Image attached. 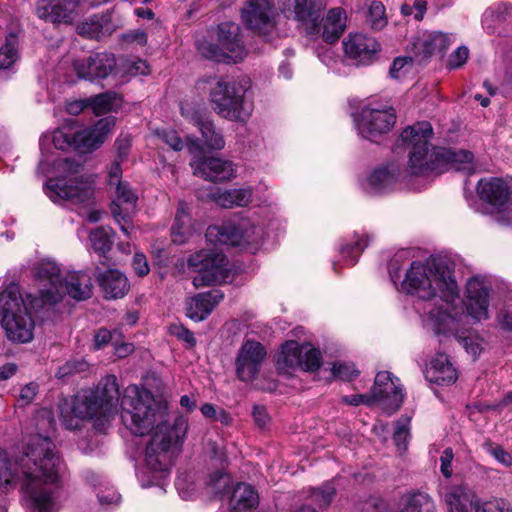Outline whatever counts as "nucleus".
Here are the masks:
<instances>
[{"label":"nucleus","instance_id":"1","mask_svg":"<svg viewBox=\"0 0 512 512\" xmlns=\"http://www.w3.org/2000/svg\"><path fill=\"white\" fill-rule=\"evenodd\" d=\"M121 405L122 421L133 434L143 436L154 430L146 445L144 464L150 472L165 475L184 442L186 419L177 417L169 424L167 403L135 385L125 389Z\"/></svg>","mask_w":512,"mask_h":512},{"label":"nucleus","instance_id":"2","mask_svg":"<svg viewBox=\"0 0 512 512\" xmlns=\"http://www.w3.org/2000/svg\"><path fill=\"white\" fill-rule=\"evenodd\" d=\"M401 290L424 301L423 308L416 307L428 325L431 309L447 310L460 302L459 287L453 269L443 258L432 257L426 261H413L401 281Z\"/></svg>","mask_w":512,"mask_h":512},{"label":"nucleus","instance_id":"3","mask_svg":"<svg viewBox=\"0 0 512 512\" xmlns=\"http://www.w3.org/2000/svg\"><path fill=\"white\" fill-rule=\"evenodd\" d=\"M433 129L428 122H418L405 128L400 141L409 149V169L414 175L442 172L449 167L467 174L474 172L473 154L466 150L436 148L429 144Z\"/></svg>","mask_w":512,"mask_h":512},{"label":"nucleus","instance_id":"4","mask_svg":"<svg viewBox=\"0 0 512 512\" xmlns=\"http://www.w3.org/2000/svg\"><path fill=\"white\" fill-rule=\"evenodd\" d=\"M119 396L116 376L107 375L95 390L78 394L71 402L65 400L60 404L62 424L68 430H76L80 429L84 419L96 418L97 427L105 426L118 412Z\"/></svg>","mask_w":512,"mask_h":512},{"label":"nucleus","instance_id":"5","mask_svg":"<svg viewBox=\"0 0 512 512\" xmlns=\"http://www.w3.org/2000/svg\"><path fill=\"white\" fill-rule=\"evenodd\" d=\"M35 277L39 286V297L31 300L34 309L49 308L60 302L65 294L82 301L91 297V277L85 272H72L62 276L58 264L42 260L35 267Z\"/></svg>","mask_w":512,"mask_h":512},{"label":"nucleus","instance_id":"6","mask_svg":"<svg viewBox=\"0 0 512 512\" xmlns=\"http://www.w3.org/2000/svg\"><path fill=\"white\" fill-rule=\"evenodd\" d=\"M57 165L67 175L49 179L45 186L46 195L55 203L69 201L75 205H83L84 210L79 213L89 222H98L102 213L99 210L91 209L94 203L92 184L76 176L80 171V164L63 159L58 161Z\"/></svg>","mask_w":512,"mask_h":512},{"label":"nucleus","instance_id":"7","mask_svg":"<svg viewBox=\"0 0 512 512\" xmlns=\"http://www.w3.org/2000/svg\"><path fill=\"white\" fill-rule=\"evenodd\" d=\"M250 80L219 79L210 90L213 110L230 121L246 122L253 112V101L248 97Z\"/></svg>","mask_w":512,"mask_h":512},{"label":"nucleus","instance_id":"8","mask_svg":"<svg viewBox=\"0 0 512 512\" xmlns=\"http://www.w3.org/2000/svg\"><path fill=\"white\" fill-rule=\"evenodd\" d=\"M217 43L206 39L197 40L199 53L209 59L222 63L241 62L247 50L241 38L240 26L233 22L220 23L215 30Z\"/></svg>","mask_w":512,"mask_h":512},{"label":"nucleus","instance_id":"9","mask_svg":"<svg viewBox=\"0 0 512 512\" xmlns=\"http://www.w3.org/2000/svg\"><path fill=\"white\" fill-rule=\"evenodd\" d=\"M114 125L115 118L112 116L100 119L93 128L78 129L75 125L67 124L54 131L52 142L59 150L73 148L85 152L102 144Z\"/></svg>","mask_w":512,"mask_h":512},{"label":"nucleus","instance_id":"10","mask_svg":"<svg viewBox=\"0 0 512 512\" xmlns=\"http://www.w3.org/2000/svg\"><path fill=\"white\" fill-rule=\"evenodd\" d=\"M462 318L464 313L457 310L456 306L449 311L431 309L428 312V326L436 334H453L466 352L476 359L483 349V340L476 332L460 328Z\"/></svg>","mask_w":512,"mask_h":512},{"label":"nucleus","instance_id":"11","mask_svg":"<svg viewBox=\"0 0 512 512\" xmlns=\"http://www.w3.org/2000/svg\"><path fill=\"white\" fill-rule=\"evenodd\" d=\"M187 266L190 271L197 273L192 281L195 288L221 283L229 276L228 260L216 248L201 249L190 254Z\"/></svg>","mask_w":512,"mask_h":512},{"label":"nucleus","instance_id":"12","mask_svg":"<svg viewBox=\"0 0 512 512\" xmlns=\"http://www.w3.org/2000/svg\"><path fill=\"white\" fill-rule=\"evenodd\" d=\"M263 229L254 225L249 219L237 222H225L222 225H212L206 230V240L213 244L230 246H257L263 239Z\"/></svg>","mask_w":512,"mask_h":512},{"label":"nucleus","instance_id":"13","mask_svg":"<svg viewBox=\"0 0 512 512\" xmlns=\"http://www.w3.org/2000/svg\"><path fill=\"white\" fill-rule=\"evenodd\" d=\"M354 122L362 138L376 141L393 128L396 123V112L392 107L369 102L355 115Z\"/></svg>","mask_w":512,"mask_h":512},{"label":"nucleus","instance_id":"14","mask_svg":"<svg viewBox=\"0 0 512 512\" xmlns=\"http://www.w3.org/2000/svg\"><path fill=\"white\" fill-rule=\"evenodd\" d=\"M321 365V353L310 344L297 341L285 342L276 356V367L281 373L288 374L298 368L315 371Z\"/></svg>","mask_w":512,"mask_h":512},{"label":"nucleus","instance_id":"15","mask_svg":"<svg viewBox=\"0 0 512 512\" xmlns=\"http://www.w3.org/2000/svg\"><path fill=\"white\" fill-rule=\"evenodd\" d=\"M448 512H512V506L504 500L482 503L467 486L450 487L444 494Z\"/></svg>","mask_w":512,"mask_h":512},{"label":"nucleus","instance_id":"16","mask_svg":"<svg viewBox=\"0 0 512 512\" xmlns=\"http://www.w3.org/2000/svg\"><path fill=\"white\" fill-rule=\"evenodd\" d=\"M493 288L484 276H472L466 282L464 305L466 313L476 322L490 319Z\"/></svg>","mask_w":512,"mask_h":512},{"label":"nucleus","instance_id":"17","mask_svg":"<svg viewBox=\"0 0 512 512\" xmlns=\"http://www.w3.org/2000/svg\"><path fill=\"white\" fill-rule=\"evenodd\" d=\"M476 190L480 200L488 206L482 213L503 211L512 202V178H483L479 180Z\"/></svg>","mask_w":512,"mask_h":512},{"label":"nucleus","instance_id":"18","mask_svg":"<svg viewBox=\"0 0 512 512\" xmlns=\"http://www.w3.org/2000/svg\"><path fill=\"white\" fill-rule=\"evenodd\" d=\"M373 405H379L389 414L397 411L404 399L399 379L388 371L379 372L370 391Z\"/></svg>","mask_w":512,"mask_h":512},{"label":"nucleus","instance_id":"19","mask_svg":"<svg viewBox=\"0 0 512 512\" xmlns=\"http://www.w3.org/2000/svg\"><path fill=\"white\" fill-rule=\"evenodd\" d=\"M241 19L248 29L268 36L275 28L272 0H247L241 9Z\"/></svg>","mask_w":512,"mask_h":512},{"label":"nucleus","instance_id":"20","mask_svg":"<svg viewBox=\"0 0 512 512\" xmlns=\"http://www.w3.org/2000/svg\"><path fill=\"white\" fill-rule=\"evenodd\" d=\"M266 354V349L260 342L252 339L244 341L235 360L238 379L243 382L253 381L260 372Z\"/></svg>","mask_w":512,"mask_h":512},{"label":"nucleus","instance_id":"21","mask_svg":"<svg viewBox=\"0 0 512 512\" xmlns=\"http://www.w3.org/2000/svg\"><path fill=\"white\" fill-rule=\"evenodd\" d=\"M281 11L287 18H293L305 27L307 35H315L320 31V6L316 0H278Z\"/></svg>","mask_w":512,"mask_h":512},{"label":"nucleus","instance_id":"22","mask_svg":"<svg viewBox=\"0 0 512 512\" xmlns=\"http://www.w3.org/2000/svg\"><path fill=\"white\" fill-rule=\"evenodd\" d=\"M116 58L111 53L92 54L73 62V69L79 79L94 82L107 78L116 68Z\"/></svg>","mask_w":512,"mask_h":512},{"label":"nucleus","instance_id":"23","mask_svg":"<svg viewBox=\"0 0 512 512\" xmlns=\"http://www.w3.org/2000/svg\"><path fill=\"white\" fill-rule=\"evenodd\" d=\"M138 197L126 182H119L116 186V196L111 203V213L120 229L129 235L133 229L131 213L135 210Z\"/></svg>","mask_w":512,"mask_h":512},{"label":"nucleus","instance_id":"24","mask_svg":"<svg viewBox=\"0 0 512 512\" xmlns=\"http://www.w3.org/2000/svg\"><path fill=\"white\" fill-rule=\"evenodd\" d=\"M78 5V0H38L36 15L47 22L70 24Z\"/></svg>","mask_w":512,"mask_h":512},{"label":"nucleus","instance_id":"25","mask_svg":"<svg viewBox=\"0 0 512 512\" xmlns=\"http://www.w3.org/2000/svg\"><path fill=\"white\" fill-rule=\"evenodd\" d=\"M346 55L357 65H370L380 50L379 43L372 37L363 34H353L344 41Z\"/></svg>","mask_w":512,"mask_h":512},{"label":"nucleus","instance_id":"26","mask_svg":"<svg viewBox=\"0 0 512 512\" xmlns=\"http://www.w3.org/2000/svg\"><path fill=\"white\" fill-rule=\"evenodd\" d=\"M194 174L211 182L230 180L235 175L233 163L221 158L204 157L191 163Z\"/></svg>","mask_w":512,"mask_h":512},{"label":"nucleus","instance_id":"27","mask_svg":"<svg viewBox=\"0 0 512 512\" xmlns=\"http://www.w3.org/2000/svg\"><path fill=\"white\" fill-rule=\"evenodd\" d=\"M181 114L192 124L198 127L205 145L212 150H221L225 147V140L220 131H218L208 118L204 117L200 111L189 107L181 106Z\"/></svg>","mask_w":512,"mask_h":512},{"label":"nucleus","instance_id":"28","mask_svg":"<svg viewBox=\"0 0 512 512\" xmlns=\"http://www.w3.org/2000/svg\"><path fill=\"white\" fill-rule=\"evenodd\" d=\"M0 323L10 341L28 343L33 339L35 324L29 309L13 316H2Z\"/></svg>","mask_w":512,"mask_h":512},{"label":"nucleus","instance_id":"29","mask_svg":"<svg viewBox=\"0 0 512 512\" xmlns=\"http://www.w3.org/2000/svg\"><path fill=\"white\" fill-rule=\"evenodd\" d=\"M37 296L27 295L26 300L22 297L20 288L16 283H9L0 289V320L2 316H13L21 312H27L28 309L40 312L42 309H34L31 300Z\"/></svg>","mask_w":512,"mask_h":512},{"label":"nucleus","instance_id":"30","mask_svg":"<svg viewBox=\"0 0 512 512\" xmlns=\"http://www.w3.org/2000/svg\"><path fill=\"white\" fill-rule=\"evenodd\" d=\"M454 42L453 35L441 31H424L413 42V50L423 59L437 52H444Z\"/></svg>","mask_w":512,"mask_h":512},{"label":"nucleus","instance_id":"31","mask_svg":"<svg viewBox=\"0 0 512 512\" xmlns=\"http://www.w3.org/2000/svg\"><path fill=\"white\" fill-rule=\"evenodd\" d=\"M223 298L224 294L218 289L200 293L187 302V316L194 321H202Z\"/></svg>","mask_w":512,"mask_h":512},{"label":"nucleus","instance_id":"32","mask_svg":"<svg viewBox=\"0 0 512 512\" xmlns=\"http://www.w3.org/2000/svg\"><path fill=\"white\" fill-rule=\"evenodd\" d=\"M426 379L438 385L453 384L457 378V370L444 353H437L426 368Z\"/></svg>","mask_w":512,"mask_h":512},{"label":"nucleus","instance_id":"33","mask_svg":"<svg viewBox=\"0 0 512 512\" xmlns=\"http://www.w3.org/2000/svg\"><path fill=\"white\" fill-rule=\"evenodd\" d=\"M99 285L106 299H118L124 297L129 291L130 285L127 277L120 271L111 269L98 278Z\"/></svg>","mask_w":512,"mask_h":512},{"label":"nucleus","instance_id":"34","mask_svg":"<svg viewBox=\"0 0 512 512\" xmlns=\"http://www.w3.org/2000/svg\"><path fill=\"white\" fill-rule=\"evenodd\" d=\"M399 177V169L394 164L374 170L366 181V190L372 194L390 190Z\"/></svg>","mask_w":512,"mask_h":512},{"label":"nucleus","instance_id":"35","mask_svg":"<svg viewBox=\"0 0 512 512\" xmlns=\"http://www.w3.org/2000/svg\"><path fill=\"white\" fill-rule=\"evenodd\" d=\"M194 228L188 207L184 202H179L174 224L171 227V239L175 244H184L193 236Z\"/></svg>","mask_w":512,"mask_h":512},{"label":"nucleus","instance_id":"36","mask_svg":"<svg viewBox=\"0 0 512 512\" xmlns=\"http://www.w3.org/2000/svg\"><path fill=\"white\" fill-rule=\"evenodd\" d=\"M258 500V495L251 485L238 483L230 499L231 512H248L256 507Z\"/></svg>","mask_w":512,"mask_h":512},{"label":"nucleus","instance_id":"37","mask_svg":"<svg viewBox=\"0 0 512 512\" xmlns=\"http://www.w3.org/2000/svg\"><path fill=\"white\" fill-rule=\"evenodd\" d=\"M346 13L340 7L328 11L324 20L322 37L328 43L337 41L346 28Z\"/></svg>","mask_w":512,"mask_h":512},{"label":"nucleus","instance_id":"38","mask_svg":"<svg viewBox=\"0 0 512 512\" xmlns=\"http://www.w3.org/2000/svg\"><path fill=\"white\" fill-rule=\"evenodd\" d=\"M212 199L223 208L243 207L250 203L252 190L250 188H234L224 191L217 190L211 195Z\"/></svg>","mask_w":512,"mask_h":512},{"label":"nucleus","instance_id":"39","mask_svg":"<svg viewBox=\"0 0 512 512\" xmlns=\"http://www.w3.org/2000/svg\"><path fill=\"white\" fill-rule=\"evenodd\" d=\"M80 35L100 39L112 31L109 15H93L86 21L80 23L77 27Z\"/></svg>","mask_w":512,"mask_h":512},{"label":"nucleus","instance_id":"40","mask_svg":"<svg viewBox=\"0 0 512 512\" xmlns=\"http://www.w3.org/2000/svg\"><path fill=\"white\" fill-rule=\"evenodd\" d=\"M512 22V5L502 3L493 10H487L482 19L483 28L489 33L496 32L494 23H510Z\"/></svg>","mask_w":512,"mask_h":512},{"label":"nucleus","instance_id":"41","mask_svg":"<svg viewBox=\"0 0 512 512\" xmlns=\"http://www.w3.org/2000/svg\"><path fill=\"white\" fill-rule=\"evenodd\" d=\"M89 105L96 115L115 111L121 105V98L113 91H107L89 98Z\"/></svg>","mask_w":512,"mask_h":512},{"label":"nucleus","instance_id":"42","mask_svg":"<svg viewBox=\"0 0 512 512\" xmlns=\"http://www.w3.org/2000/svg\"><path fill=\"white\" fill-rule=\"evenodd\" d=\"M114 231L109 227H98L91 231L89 240L92 248L101 254L108 252L113 244Z\"/></svg>","mask_w":512,"mask_h":512},{"label":"nucleus","instance_id":"43","mask_svg":"<svg viewBox=\"0 0 512 512\" xmlns=\"http://www.w3.org/2000/svg\"><path fill=\"white\" fill-rule=\"evenodd\" d=\"M435 505L425 493H416L409 496L401 512H434Z\"/></svg>","mask_w":512,"mask_h":512},{"label":"nucleus","instance_id":"44","mask_svg":"<svg viewBox=\"0 0 512 512\" xmlns=\"http://www.w3.org/2000/svg\"><path fill=\"white\" fill-rule=\"evenodd\" d=\"M367 245L368 240L365 237L357 236L353 244H346L340 248V254L348 266H353Z\"/></svg>","mask_w":512,"mask_h":512},{"label":"nucleus","instance_id":"45","mask_svg":"<svg viewBox=\"0 0 512 512\" xmlns=\"http://www.w3.org/2000/svg\"><path fill=\"white\" fill-rule=\"evenodd\" d=\"M409 418H400L394 424L393 441L398 451L405 452L410 437Z\"/></svg>","mask_w":512,"mask_h":512},{"label":"nucleus","instance_id":"46","mask_svg":"<svg viewBox=\"0 0 512 512\" xmlns=\"http://www.w3.org/2000/svg\"><path fill=\"white\" fill-rule=\"evenodd\" d=\"M367 22L372 29L381 30L387 24V18L385 16V7L380 1H372L367 15Z\"/></svg>","mask_w":512,"mask_h":512},{"label":"nucleus","instance_id":"47","mask_svg":"<svg viewBox=\"0 0 512 512\" xmlns=\"http://www.w3.org/2000/svg\"><path fill=\"white\" fill-rule=\"evenodd\" d=\"M17 38L9 35L4 46L0 48V69H8L17 59Z\"/></svg>","mask_w":512,"mask_h":512},{"label":"nucleus","instance_id":"48","mask_svg":"<svg viewBox=\"0 0 512 512\" xmlns=\"http://www.w3.org/2000/svg\"><path fill=\"white\" fill-rule=\"evenodd\" d=\"M231 478L228 474L217 471L210 476L209 486L216 495L228 493L231 487Z\"/></svg>","mask_w":512,"mask_h":512},{"label":"nucleus","instance_id":"49","mask_svg":"<svg viewBox=\"0 0 512 512\" xmlns=\"http://www.w3.org/2000/svg\"><path fill=\"white\" fill-rule=\"evenodd\" d=\"M484 450L494 457L500 464L505 467L512 466V455L506 451L502 446L494 444L491 441H486L483 444Z\"/></svg>","mask_w":512,"mask_h":512},{"label":"nucleus","instance_id":"50","mask_svg":"<svg viewBox=\"0 0 512 512\" xmlns=\"http://www.w3.org/2000/svg\"><path fill=\"white\" fill-rule=\"evenodd\" d=\"M496 323L501 330L512 333V300L505 302L498 310Z\"/></svg>","mask_w":512,"mask_h":512},{"label":"nucleus","instance_id":"51","mask_svg":"<svg viewBox=\"0 0 512 512\" xmlns=\"http://www.w3.org/2000/svg\"><path fill=\"white\" fill-rule=\"evenodd\" d=\"M334 495L335 488L327 484L322 488L314 489L311 498L319 507H327L331 503Z\"/></svg>","mask_w":512,"mask_h":512},{"label":"nucleus","instance_id":"52","mask_svg":"<svg viewBox=\"0 0 512 512\" xmlns=\"http://www.w3.org/2000/svg\"><path fill=\"white\" fill-rule=\"evenodd\" d=\"M88 364L85 361H67L64 365L60 366L55 374L58 379H65L70 375L85 371Z\"/></svg>","mask_w":512,"mask_h":512},{"label":"nucleus","instance_id":"53","mask_svg":"<svg viewBox=\"0 0 512 512\" xmlns=\"http://www.w3.org/2000/svg\"><path fill=\"white\" fill-rule=\"evenodd\" d=\"M156 135L159 139L168 144L174 151H180L183 148V141L174 130H157Z\"/></svg>","mask_w":512,"mask_h":512},{"label":"nucleus","instance_id":"54","mask_svg":"<svg viewBox=\"0 0 512 512\" xmlns=\"http://www.w3.org/2000/svg\"><path fill=\"white\" fill-rule=\"evenodd\" d=\"M408 259L407 251H400L396 253L391 259L388 269L391 279L396 283L401 278L400 268L401 265Z\"/></svg>","mask_w":512,"mask_h":512},{"label":"nucleus","instance_id":"55","mask_svg":"<svg viewBox=\"0 0 512 512\" xmlns=\"http://www.w3.org/2000/svg\"><path fill=\"white\" fill-rule=\"evenodd\" d=\"M334 375L342 380L351 381L359 375L353 364L339 363L333 367Z\"/></svg>","mask_w":512,"mask_h":512},{"label":"nucleus","instance_id":"56","mask_svg":"<svg viewBox=\"0 0 512 512\" xmlns=\"http://www.w3.org/2000/svg\"><path fill=\"white\" fill-rule=\"evenodd\" d=\"M469 50L465 46L458 47L449 57L448 67L456 69L461 67L468 59Z\"/></svg>","mask_w":512,"mask_h":512},{"label":"nucleus","instance_id":"57","mask_svg":"<svg viewBox=\"0 0 512 512\" xmlns=\"http://www.w3.org/2000/svg\"><path fill=\"white\" fill-rule=\"evenodd\" d=\"M125 69L131 76L146 75L149 73V65L142 59L126 61Z\"/></svg>","mask_w":512,"mask_h":512},{"label":"nucleus","instance_id":"58","mask_svg":"<svg viewBox=\"0 0 512 512\" xmlns=\"http://www.w3.org/2000/svg\"><path fill=\"white\" fill-rule=\"evenodd\" d=\"M453 458H454V453H453L452 448H450V447L446 448L440 457V463H441L440 470L445 478H450L453 474V470H452Z\"/></svg>","mask_w":512,"mask_h":512},{"label":"nucleus","instance_id":"59","mask_svg":"<svg viewBox=\"0 0 512 512\" xmlns=\"http://www.w3.org/2000/svg\"><path fill=\"white\" fill-rule=\"evenodd\" d=\"M130 147H131L130 135L121 134L115 142L117 158L119 160H124L127 157V155L129 154Z\"/></svg>","mask_w":512,"mask_h":512},{"label":"nucleus","instance_id":"60","mask_svg":"<svg viewBox=\"0 0 512 512\" xmlns=\"http://www.w3.org/2000/svg\"><path fill=\"white\" fill-rule=\"evenodd\" d=\"M171 334L186 342L190 347L195 346L196 340L193 333L182 325H173L170 328Z\"/></svg>","mask_w":512,"mask_h":512},{"label":"nucleus","instance_id":"61","mask_svg":"<svg viewBox=\"0 0 512 512\" xmlns=\"http://www.w3.org/2000/svg\"><path fill=\"white\" fill-rule=\"evenodd\" d=\"M38 392V385L36 383H28L25 386H23L20 390L19 394V402H21L22 405H28L30 404Z\"/></svg>","mask_w":512,"mask_h":512},{"label":"nucleus","instance_id":"62","mask_svg":"<svg viewBox=\"0 0 512 512\" xmlns=\"http://www.w3.org/2000/svg\"><path fill=\"white\" fill-rule=\"evenodd\" d=\"M101 505L117 504L120 501V495L112 488H106L97 493Z\"/></svg>","mask_w":512,"mask_h":512},{"label":"nucleus","instance_id":"63","mask_svg":"<svg viewBox=\"0 0 512 512\" xmlns=\"http://www.w3.org/2000/svg\"><path fill=\"white\" fill-rule=\"evenodd\" d=\"M133 268L139 276H145L149 273L150 268L145 255L135 253L133 257Z\"/></svg>","mask_w":512,"mask_h":512},{"label":"nucleus","instance_id":"64","mask_svg":"<svg viewBox=\"0 0 512 512\" xmlns=\"http://www.w3.org/2000/svg\"><path fill=\"white\" fill-rule=\"evenodd\" d=\"M118 334L116 331L111 332L107 329H99L95 334L94 341L96 348H102L113 340L114 336Z\"/></svg>","mask_w":512,"mask_h":512}]
</instances>
